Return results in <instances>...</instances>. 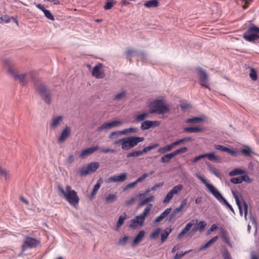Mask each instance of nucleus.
Returning a JSON list of instances; mask_svg holds the SVG:
<instances>
[{
  "instance_id": "41",
  "label": "nucleus",
  "mask_w": 259,
  "mask_h": 259,
  "mask_svg": "<svg viewBox=\"0 0 259 259\" xmlns=\"http://www.w3.org/2000/svg\"><path fill=\"white\" fill-rule=\"evenodd\" d=\"M244 172V171L241 169L235 168L229 172V175L230 176H233L238 175H242Z\"/></svg>"
},
{
  "instance_id": "40",
  "label": "nucleus",
  "mask_w": 259,
  "mask_h": 259,
  "mask_svg": "<svg viewBox=\"0 0 259 259\" xmlns=\"http://www.w3.org/2000/svg\"><path fill=\"white\" fill-rule=\"evenodd\" d=\"M0 177L7 180L10 178V175L8 171L0 167Z\"/></svg>"
},
{
  "instance_id": "55",
  "label": "nucleus",
  "mask_w": 259,
  "mask_h": 259,
  "mask_svg": "<svg viewBox=\"0 0 259 259\" xmlns=\"http://www.w3.org/2000/svg\"><path fill=\"white\" fill-rule=\"evenodd\" d=\"M120 135H122L121 131H115L110 134V135H109V138L110 139H112L118 137Z\"/></svg>"
},
{
  "instance_id": "13",
  "label": "nucleus",
  "mask_w": 259,
  "mask_h": 259,
  "mask_svg": "<svg viewBox=\"0 0 259 259\" xmlns=\"http://www.w3.org/2000/svg\"><path fill=\"white\" fill-rule=\"evenodd\" d=\"M127 174L126 172L121 173L119 175H114L110 177L106 180L107 183L123 182L127 179Z\"/></svg>"
},
{
  "instance_id": "27",
  "label": "nucleus",
  "mask_w": 259,
  "mask_h": 259,
  "mask_svg": "<svg viewBox=\"0 0 259 259\" xmlns=\"http://www.w3.org/2000/svg\"><path fill=\"white\" fill-rule=\"evenodd\" d=\"M127 218V214L125 212H123L121 215L119 217L117 224H116V230L119 228L123 224L124 221Z\"/></svg>"
},
{
  "instance_id": "60",
  "label": "nucleus",
  "mask_w": 259,
  "mask_h": 259,
  "mask_svg": "<svg viewBox=\"0 0 259 259\" xmlns=\"http://www.w3.org/2000/svg\"><path fill=\"white\" fill-rule=\"evenodd\" d=\"M230 181H231V183L235 184H240L242 183L241 176L237 177L236 178H233L231 179Z\"/></svg>"
},
{
  "instance_id": "46",
  "label": "nucleus",
  "mask_w": 259,
  "mask_h": 259,
  "mask_svg": "<svg viewBox=\"0 0 259 259\" xmlns=\"http://www.w3.org/2000/svg\"><path fill=\"white\" fill-rule=\"evenodd\" d=\"M101 183H100V180H99L97 182V183L94 186L92 193L91 196L93 197L97 192L98 190L99 189L100 187Z\"/></svg>"
},
{
  "instance_id": "1",
  "label": "nucleus",
  "mask_w": 259,
  "mask_h": 259,
  "mask_svg": "<svg viewBox=\"0 0 259 259\" xmlns=\"http://www.w3.org/2000/svg\"><path fill=\"white\" fill-rule=\"evenodd\" d=\"M197 177L203 183L208 190L209 192L222 204L226 205L231 211L234 212V210L231 204L222 195L218 189L211 184L207 182L204 178L197 174Z\"/></svg>"
},
{
  "instance_id": "42",
  "label": "nucleus",
  "mask_w": 259,
  "mask_h": 259,
  "mask_svg": "<svg viewBox=\"0 0 259 259\" xmlns=\"http://www.w3.org/2000/svg\"><path fill=\"white\" fill-rule=\"evenodd\" d=\"M221 237H222L223 239L224 240V241L230 246L232 247V244L230 243L229 238H228L226 232L225 231H222L221 232Z\"/></svg>"
},
{
  "instance_id": "28",
  "label": "nucleus",
  "mask_w": 259,
  "mask_h": 259,
  "mask_svg": "<svg viewBox=\"0 0 259 259\" xmlns=\"http://www.w3.org/2000/svg\"><path fill=\"white\" fill-rule=\"evenodd\" d=\"M175 156L173 152H171L168 154H166L161 158V162L162 163H167L171 159H172Z\"/></svg>"
},
{
  "instance_id": "39",
  "label": "nucleus",
  "mask_w": 259,
  "mask_h": 259,
  "mask_svg": "<svg viewBox=\"0 0 259 259\" xmlns=\"http://www.w3.org/2000/svg\"><path fill=\"white\" fill-rule=\"evenodd\" d=\"M137 131V128L135 127H130L121 131L122 135H126L129 133H135Z\"/></svg>"
},
{
  "instance_id": "43",
  "label": "nucleus",
  "mask_w": 259,
  "mask_h": 259,
  "mask_svg": "<svg viewBox=\"0 0 259 259\" xmlns=\"http://www.w3.org/2000/svg\"><path fill=\"white\" fill-rule=\"evenodd\" d=\"M158 145H159L158 144H153V145H150L148 146H146V147H144L143 148V149L141 151L143 154L144 153H146L148 151L156 148L158 146Z\"/></svg>"
},
{
  "instance_id": "63",
  "label": "nucleus",
  "mask_w": 259,
  "mask_h": 259,
  "mask_svg": "<svg viewBox=\"0 0 259 259\" xmlns=\"http://www.w3.org/2000/svg\"><path fill=\"white\" fill-rule=\"evenodd\" d=\"M205 158L204 154L199 155L196 157H195L194 159L192 160V163H194L198 161V160H200V159Z\"/></svg>"
},
{
  "instance_id": "8",
  "label": "nucleus",
  "mask_w": 259,
  "mask_h": 259,
  "mask_svg": "<svg viewBox=\"0 0 259 259\" xmlns=\"http://www.w3.org/2000/svg\"><path fill=\"white\" fill-rule=\"evenodd\" d=\"M243 38L249 42L253 41L259 38V28L255 25L250 26L244 32Z\"/></svg>"
},
{
  "instance_id": "32",
  "label": "nucleus",
  "mask_w": 259,
  "mask_h": 259,
  "mask_svg": "<svg viewBox=\"0 0 259 259\" xmlns=\"http://www.w3.org/2000/svg\"><path fill=\"white\" fill-rule=\"evenodd\" d=\"M159 3L157 0H150L147 1L144 5L147 8H155L158 6Z\"/></svg>"
},
{
  "instance_id": "49",
  "label": "nucleus",
  "mask_w": 259,
  "mask_h": 259,
  "mask_svg": "<svg viewBox=\"0 0 259 259\" xmlns=\"http://www.w3.org/2000/svg\"><path fill=\"white\" fill-rule=\"evenodd\" d=\"M241 153L245 156H250L251 153V150L249 147H246L245 148H243L241 150Z\"/></svg>"
},
{
  "instance_id": "59",
  "label": "nucleus",
  "mask_w": 259,
  "mask_h": 259,
  "mask_svg": "<svg viewBox=\"0 0 259 259\" xmlns=\"http://www.w3.org/2000/svg\"><path fill=\"white\" fill-rule=\"evenodd\" d=\"M241 181L242 182H246L248 183H250L252 182V180L249 178V177L247 175H243L241 176Z\"/></svg>"
},
{
  "instance_id": "36",
  "label": "nucleus",
  "mask_w": 259,
  "mask_h": 259,
  "mask_svg": "<svg viewBox=\"0 0 259 259\" xmlns=\"http://www.w3.org/2000/svg\"><path fill=\"white\" fill-rule=\"evenodd\" d=\"M192 139L191 137H187L183 138H182L181 139H179L175 142H174V145H175V146L180 145L181 144L184 143L185 142H190L192 141Z\"/></svg>"
},
{
  "instance_id": "2",
  "label": "nucleus",
  "mask_w": 259,
  "mask_h": 259,
  "mask_svg": "<svg viewBox=\"0 0 259 259\" xmlns=\"http://www.w3.org/2000/svg\"><path fill=\"white\" fill-rule=\"evenodd\" d=\"M144 140V138L143 137L131 136L115 141L113 144L115 145H120L121 146L122 150H128Z\"/></svg>"
},
{
  "instance_id": "33",
  "label": "nucleus",
  "mask_w": 259,
  "mask_h": 259,
  "mask_svg": "<svg viewBox=\"0 0 259 259\" xmlns=\"http://www.w3.org/2000/svg\"><path fill=\"white\" fill-rule=\"evenodd\" d=\"M126 97V92L123 91L120 93L117 94L113 98V100L116 101H122L125 99Z\"/></svg>"
},
{
  "instance_id": "4",
  "label": "nucleus",
  "mask_w": 259,
  "mask_h": 259,
  "mask_svg": "<svg viewBox=\"0 0 259 259\" xmlns=\"http://www.w3.org/2000/svg\"><path fill=\"white\" fill-rule=\"evenodd\" d=\"M149 107V113L150 114H164L169 111V108L162 100H155L151 102Z\"/></svg>"
},
{
  "instance_id": "58",
  "label": "nucleus",
  "mask_w": 259,
  "mask_h": 259,
  "mask_svg": "<svg viewBox=\"0 0 259 259\" xmlns=\"http://www.w3.org/2000/svg\"><path fill=\"white\" fill-rule=\"evenodd\" d=\"M128 240V236H124V237L120 238L119 239V241H118L119 244L123 246L126 244Z\"/></svg>"
},
{
  "instance_id": "45",
  "label": "nucleus",
  "mask_w": 259,
  "mask_h": 259,
  "mask_svg": "<svg viewBox=\"0 0 259 259\" xmlns=\"http://www.w3.org/2000/svg\"><path fill=\"white\" fill-rule=\"evenodd\" d=\"M116 199V195L115 194H109L106 197V201L107 203H111L114 202Z\"/></svg>"
},
{
  "instance_id": "44",
  "label": "nucleus",
  "mask_w": 259,
  "mask_h": 259,
  "mask_svg": "<svg viewBox=\"0 0 259 259\" xmlns=\"http://www.w3.org/2000/svg\"><path fill=\"white\" fill-rule=\"evenodd\" d=\"M188 151V148L186 147H183L182 148H180L174 151H173V153L175 155V156L181 154V153H184Z\"/></svg>"
},
{
  "instance_id": "29",
  "label": "nucleus",
  "mask_w": 259,
  "mask_h": 259,
  "mask_svg": "<svg viewBox=\"0 0 259 259\" xmlns=\"http://www.w3.org/2000/svg\"><path fill=\"white\" fill-rule=\"evenodd\" d=\"M145 234V233L144 231H140L137 235L135 238L134 239L133 241L134 244H136L139 243L142 240V238L144 237Z\"/></svg>"
},
{
  "instance_id": "9",
  "label": "nucleus",
  "mask_w": 259,
  "mask_h": 259,
  "mask_svg": "<svg viewBox=\"0 0 259 259\" xmlns=\"http://www.w3.org/2000/svg\"><path fill=\"white\" fill-rule=\"evenodd\" d=\"M99 167V163L98 162H92L80 168L79 169V173L81 176H85L95 172Z\"/></svg>"
},
{
  "instance_id": "64",
  "label": "nucleus",
  "mask_w": 259,
  "mask_h": 259,
  "mask_svg": "<svg viewBox=\"0 0 259 259\" xmlns=\"http://www.w3.org/2000/svg\"><path fill=\"white\" fill-rule=\"evenodd\" d=\"M242 205L244 211V217L246 218L247 214L248 205L246 202L243 199H242Z\"/></svg>"
},
{
  "instance_id": "10",
  "label": "nucleus",
  "mask_w": 259,
  "mask_h": 259,
  "mask_svg": "<svg viewBox=\"0 0 259 259\" xmlns=\"http://www.w3.org/2000/svg\"><path fill=\"white\" fill-rule=\"evenodd\" d=\"M39 244V240L26 236L25 237V239L22 246V250L23 251H24L29 248H35Z\"/></svg>"
},
{
  "instance_id": "3",
  "label": "nucleus",
  "mask_w": 259,
  "mask_h": 259,
  "mask_svg": "<svg viewBox=\"0 0 259 259\" xmlns=\"http://www.w3.org/2000/svg\"><path fill=\"white\" fill-rule=\"evenodd\" d=\"M58 189L62 194L65 200L71 205L75 206L78 203L79 198L76 191L71 189V186L67 185L65 187V189H64L62 187L59 186Z\"/></svg>"
},
{
  "instance_id": "38",
  "label": "nucleus",
  "mask_w": 259,
  "mask_h": 259,
  "mask_svg": "<svg viewBox=\"0 0 259 259\" xmlns=\"http://www.w3.org/2000/svg\"><path fill=\"white\" fill-rule=\"evenodd\" d=\"M143 154L141 150L133 151L131 152L128 153L126 154V157L130 158L133 157H138Z\"/></svg>"
},
{
  "instance_id": "31",
  "label": "nucleus",
  "mask_w": 259,
  "mask_h": 259,
  "mask_svg": "<svg viewBox=\"0 0 259 259\" xmlns=\"http://www.w3.org/2000/svg\"><path fill=\"white\" fill-rule=\"evenodd\" d=\"M148 113L146 112L140 114H138L135 117V120L137 122H140L143 121L145 118L148 117Z\"/></svg>"
},
{
  "instance_id": "15",
  "label": "nucleus",
  "mask_w": 259,
  "mask_h": 259,
  "mask_svg": "<svg viewBox=\"0 0 259 259\" xmlns=\"http://www.w3.org/2000/svg\"><path fill=\"white\" fill-rule=\"evenodd\" d=\"M64 117L62 115L53 117L50 124V128L51 130H55L61 125Z\"/></svg>"
},
{
  "instance_id": "50",
  "label": "nucleus",
  "mask_w": 259,
  "mask_h": 259,
  "mask_svg": "<svg viewBox=\"0 0 259 259\" xmlns=\"http://www.w3.org/2000/svg\"><path fill=\"white\" fill-rule=\"evenodd\" d=\"M116 4V2L106 1V4L104 6V8L106 10L111 9L113 6Z\"/></svg>"
},
{
  "instance_id": "48",
  "label": "nucleus",
  "mask_w": 259,
  "mask_h": 259,
  "mask_svg": "<svg viewBox=\"0 0 259 259\" xmlns=\"http://www.w3.org/2000/svg\"><path fill=\"white\" fill-rule=\"evenodd\" d=\"M177 212H176L174 210L170 213V215L167 219V221L168 223H171L176 220V217L177 214Z\"/></svg>"
},
{
  "instance_id": "18",
  "label": "nucleus",
  "mask_w": 259,
  "mask_h": 259,
  "mask_svg": "<svg viewBox=\"0 0 259 259\" xmlns=\"http://www.w3.org/2000/svg\"><path fill=\"white\" fill-rule=\"evenodd\" d=\"M100 149V147L98 145H96L93 147H90L87 149L83 150L79 155V157L81 158H84L85 156L93 154L95 151H97Z\"/></svg>"
},
{
  "instance_id": "23",
  "label": "nucleus",
  "mask_w": 259,
  "mask_h": 259,
  "mask_svg": "<svg viewBox=\"0 0 259 259\" xmlns=\"http://www.w3.org/2000/svg\"><path fill=\"white\" fill-rule=\"evenodd\" d=\"M175 147V145H174V142H172L170 144L167 145L164 147L159 148L158 150V152L161 154H163L167 152L170 151Z\"/></svg>"
},
{
  "instance_id": "5",
  "label": "nucleus",
  "mask_w": 259,
  "mask_h": 259,
  "mask_svg": "<svg viewBox=\"0 0 259 259\" xmlns=\"http://www.w3.org/2000/svg\"><path fill=\"white\" fill-rule=\"evenodd\" d=\"M8 72L15 80H18L20 83L23 85H26L30 80L33 79L34 73L29 72L25 74H18L16 69L9 66Z\"/></svg>"
},
{
  "instance_id": "51",
  "label": "nucleus",
  "mask_w": 259,
  "mask_h": 259,
  "mask_svg": "<svg viewBox=\"0 0 259 259\" xmlns=\"http://www.w3.org/2000/svg\"><path fill=\"white\" fill-rule=\"evenodd\" d=\"M192 251V250H189L188 251H186L185 252H183L182 251L181 253H177L175 257H174V258L175 259H181L182 257H183L185 255H186V254Z\"/></svg>"
},
{
  "instance_id": "57",
  "label": "nucleus",
  "mask_w": 259,
  "mask_h": 259,
  "mask_svg": "<svg viewBox=\"0 0 259 259\" xmlns=\"http://www.w3.org/2000/svg\"><path fill=\"white\" fill-rule=\"evenodd\" d=\"M148 176L149 175L147 173H144L139 177L135 181L138 184L144 181Z\"/></svg>"
},
{
  "instance_id": "17",
  "label": "nucleus",
  "mask_w": 259,
  "mask_h": 259,
  "mask_svg": "<svg viewBox=\"0 0 259 259\" xmlns=\"http://www.w3.org/2000/svg\"><path fill=\"white\" fill-rule=\"evenodd\" d=\"M102 64H99L95 66L92 71V75L96 78H103L105 74L102 70Z\"/></svg>"
},
{
  "instance_id": "30",
  "label": "nucleus",
  "mask_w": 259,
  "mask_h": 259,
  "mask_svg": "<svg viewBox=\"0 0 259 259\" xmlns=\"http://www.w3.org/2000/svg\"><path fill=\"white\" fill-rule=\"evenodd\" d=\"M171 228H167L164 230V232L161 235V241L163 242L168 237L169 234L171 232Z\"/></svg>"
},
{
  "instance_id": "7",
  "label": "nucleus",
  "mask_w": 259,
  "mask_h": 259,
  "mask_svg": "<svg viewBox=\"0 0 259 259\" xmlns=\"http://www.w3.org/2000/svg\"><path fill=\"white\" fill-rule=\"evenodd\" d=\"M35 90L39 93L40 97L48 104L51 103V93L44 83L41 82H37L34 85Z\"/></svg>"
},
{
  "instance_id": "21",
  "label": "nucleus",
  "mask_w": 259,
  "mask_h": 259,
  "mask_svg": "<svg viewBox=\"0 0 259 259\" xmlns=\"http://www.w3.org/2000/svg\"><path fill=\"white\" fill-rule=\"evenodd\" d=\"M171 210V207L166 208L163 212H162L155 219L153 223L155 224L162 221L164 218L167 217V215L170 213Z\"/></svg>"
},
{
  "instance_id": "16",
  "label": "nucleus",
  "mask_w": 259,
  "mask_h": 259,
  "mask_svg": "<svg viewBox=\"0 0 259 259\" xmlns=\"http://www.w3.org/2000/svg\"><path fill=\"white\" fill-rule=\"evenodd\" d=\"M71 132V130L70 127L66 125L62 131L60 136L58 138V142L59 143H63L70 136Z\"/></svg>"
},
{
  "instance_id": "24",
  "label": "nucleus",
  "mask_w": 259,
  "mask_h": 259,
  "mask_svg": "<svg viewBox=\"0 0 259 259\" xmlns=\"http://www.w3.org/2000/svg\"><path fill=\"white\" fill-rule=\"evenodd\" d=\"M218 236H214L213 237V238H212L210 240H209L205 244H204V245L201 246L198 250L199 251H202V250H205V249H206L207 248L209 247V246H210L211 245V244L214 243V242H215L218 239Z\"/></svg>"
},
{
  "instance_id": "62",
  "label": "nucleus",
  "mask_w": 259,
  "mask_h": 259,
  "mask_svg": "<svg viewBox=\"0 0 259 259\" xmlns=\"http://www.w3.org/2000/svg\"><path fill=\"white\" fill-rule=\"evenodd\" d=\"M101 152L105 153H115L116 150L113 149H109V148H101Z\"/></svg>"
},
{
  "instance_id": "56",
  "label": "nucleus",
  "mask_w": 259,
  "mask_h": 259,
  "mask_svg": "<svg viewBox=\"0 0 259 259\" xmlns=\"http://www.w3.org/2000/svg\"><path fill=\"white\" fill-rule=\"evenodd\" d=\"M222 254L224 259H232L231 256L227 249L223 250Z\"/></svg>"
},
{
  "instance_id": "37",
  "label": "nucleus",
  "mask_w": 259,
  "mask_h": 259,
  "mask_svg": "<svg viewBox=\"0 0 259 259\" xmlns=\"http://www.w3.org/2000/svg\"><path fill=\"white\" fill-rule=\"evenodd\" d=\"M152 121L145 120L141 123V128L143 130H148L151 127Z\"/></svg>"
},
{
  "instance_id": "52",
  "label": "nucleus",
  "mask_w": 259,
  "mask_h": 259,
  "mask_svg": "<svg viewBox=\"0 0 259 259\" xmlns=\"http://www.w3.org/2000/svg\"><path fill=\"white\" fill-rule=\"evenodd\" d=\"M153 199H154V197L153 196H151L150 197H148L144 199V200H142L140 202V206H143V205H145V204L148 203L149 202L152 201L153 200Z\"/></svg>"
},
{
  "instance_id": "20",
  "label": "nucleus",
  "mask_w": 259,
  "mask_h": 259,
  "mask_svg": "<svg viewBox=\"0 0 259 259\" xmlns=\"http://www.w3.org/2000/svg\"><path fill=\"white\" fill-rule=\"evenodd\" d=\"M214 147L217 150L227 152L232 156H235L236 154L235 151L221 145H214Z\"/></svg>"
},
{
  "instance_id": "26",
  "label": "nucleus",
  "mask_w": 259,
  "mask_h": 259,
  "mask_svg": "<svg viewBox=\"0 0 259 259\" xmlns=\"http://www.w3.org/2000/svg\"><path fill=\"white\" fill-rule=\"evenodd\" d=\"M184 131L187 133H195L202 132V128L198 126L186 127H184Z\"/></svg>"
},
{
  "instance_id": "54",
  "label": "nucleus",
  "mask_w": 259,
  "mask_h": 259,
  "mask_svg": "<svg viewBox=\"0 0 259 259\" xmlns=\"http://www.w3.org/2000/svg\"><path fill=\"white\" fill-rule=\"evenodd\" d=\"M161 228H158L156 229L150 235V237L151 238H155L160 233Z\"/></svg>"
},
{
  "instance_id": "47",
  "label": "nucleus",
  "mask_w": 259,
  "mask_h": 259,
  "mask_svg": "<svg viewBox=\"0 0 259 259\" xmlns=\"http://www.w3.org/2000/svg\"><path fill=\"white\" fill-rule=\"evenodd\" d=\"M250 72L249 73V76L251 79L255 81L257 79V75L255 70L253 68H250Z\"/></svg>"
},
{
  "instance_id": "12",
  "label": "nucleus",
  "mask_w": 259,
  "mask_h": 259,
  "mask_svg": "<svg viewBox=\"0 0 259 259\" xmlns=\"http://www.w3.org/2000/svg\"><path fill=\"white\" fill-rule=\"evenodd\" d=\"M199 75V82L200 84L209 89L208 75L205 70L199 67L197 69Z\"/></svg>"
},
{
  "instance_id": "25",
  "label": "nucleus",
  "mask_w": 259,
  "mask_h": 259,
  "mask_svg": "<svg viewBox=\"0 0 259 259\" xmlns=\"http://www.w3.org/2000/svg\"><path fill=\"white\" fill-rule=\"evenodd\" d=\"M205 158L207 157L209 160L217 162H220V158L216 156L214 153H204Z\"/></svg>"
},
{
  "instance_id": "61",
  "label": "nucleus",
  "mask_w": 259,
  "mask_h": 259,
  "mask_svg": "<svg viewBox=\"0 0 259 259\" xmlns=\"http://www.w3.org/2000/svg\"><path fill=\"white\" fill-rule=\"evenodd\" d=\"M164 183L163 182H160V183H157L155 185H154V186H153L151 188V191H155V190H156L157 188H159V187H162L163 185H164Z\"/></svg>"
},
{
  "instance_id": "19",
  "label": "nucleus",
  "mask_w": 259,
  "mask_h": 259,
  "mask_svg": "<svg viewBox=\"0 0 259 259\" xmlns=\"http://www.w3.org/2000/svg\"><path fill=\"white\" fill-rule=\"evenodd\" d=\"M36 7L44 12L45 17L48 19L52 21L55 20V18L51 12L49 10L46 9L44 6L40 4H36Z\"/></svg>"
},
{
  "instance_id": "35",
  "label": "nucleus",
  "mask_w": 259,
  "mask_h": 259,
  "mask_svg": "<svg viewBox=\"0 0 259 259\" xmlns=\"http://www.w3.org/2000/svg\"><path fill=\"white\" fill-rule=\"evenodd\" d=\"M232 194H233V195L235 199V201H236V204L238 207V208H239V213H240V214L241 215H242L243 214V210H242V206H241V202H240L239 201V199L238 197V196L233 191H232Z\"/></svg>"
},
{
  "instance_id": "6",
  "label": "nucleus",
  "mask_w": 259,
  "mask_h": 259,
  "mask_svg": "<svg viewBox=\"0 0 259 259\" xmlns=\"http://www.w3.org/2000/svg\"><path fill=\"white\" fill-rule=\"evenodd\" d=\"M152 207V204H148L141 214L136 216L135 219H132L131 221L130 227L133 229H137L138 226H143L145 220V217L149 214Z\"/></svg>"
},
{
  "instance_id": "53",
  "label": "nucleus",
  "mask_w": 259,
  "mask_h": 259,
  "mask_svg": "<svg viewBox=\"0 0 259 259\" xmlns=\"http://www.w3.org/2000/svg\"><path fill=\"white\" fill-rule=\"evenodd\" d=\"M198 231L200 232H202L205 229L206 223L204 221H200L198 224Z\"/></svg>"
},
{
  "instance_id": "11",
  "label": "nucleus",
  "mask_w": 259,
  "mask_h": 259,
  "mask_svg": "<svg viewBox=\"0 0 259 259\" xmlns=\"http://www.w3.org/2000/svg\"><path fill=\"white\" fill-rule=\"evenodd\" d=\"M183 189V185L178 184L174 186L166 194L163 200L164 203L169 202L175 195H177L181 192Z\"/></svg>"
},
{
  "instance_id": "22",
  "label": "nucleus",
  "mask_w": 259,
  "mask_h": 259,
  "mask_svg": "<svg viewBox=\"0 0 259 259\" xmlns=\"http://www.w3.org/2000/svg\"><path fill=\"white\" fill-rule=\"evenodd\" d=\"M193 224L191 222L187 224L185 228L182 230V231L178 235V238L181 239L183 236L188 232L193 226Z\"/></svg>"
},
{
  "instance_id": "34",
  "label": "nucleus",
  "mask_w": 259,
  "mask_h": 259,
  "mask_svg": "<svg viewBox=\"0 0 259 259\" xmlns=\"http://www.w3.org/2000/svg\"><path fill=\"white\" fill-rule=\"evenodd\" d=\"M204 120V118L201 117H195L193 118H188L185 120L186 123H198Z\"/></svg>"
},
{
  "instance_id": "14",
  "label": "nucleus",
  "mask_w": 259,
  "mask_h": 259,
  "mask_svg": "<svg viewBox=\"0 0 259 259\" xmlns=\"http://www.w3.org/2000/svg\"><path fill=\"white\" fill-rule=\"evenodd\" d=\"M122 122L120 120H114L111 122H105L101 126L98 127L97 131L101 132L106 129H110L113 127L118 126L122 124Z\"/></svg>"
}]
</instances>
